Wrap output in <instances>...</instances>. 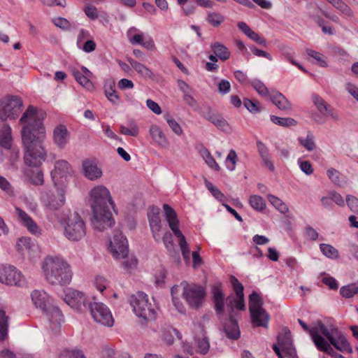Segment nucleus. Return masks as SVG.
<instances>
[{"label":"nucleus","instance_id":"obj_1","mask_svg":"<svg viewBox=\"0 0 358 358\" xmlns=\"http://www.w3.org/2000/svg\"><path fill=\"white\" fill-rule=\"evenodd\" d=\"M45 116V111L30 105L20 120L24 163L29 167L36 168V171L29 170L26 174L35 185H41L44 182L43 173L38 168L47 157V151L43 145L45 139L43 120Z\"/></svg>","mask_w":358,"mask_h":358},{"label":"nucleus","instance_id":"obj_2","mask_svg":"<svg viewBox=\"0 0 358 358\" xmlns=\"http://www.w3.org/2000/svg\"><path fill=\"white\" fill-rule=\"evenodd\" d=\"M90 196L92 201L93 227L101 231L111 227L115 220L108 209V204L113 208L114 203L108 189L102 185L96 186L91 190Z\"/></svg>","mask_w":358,"mask_h":358},{"label":"nucleus","instance_id":"obj_3","mask_svg":"<svg viewBox=\"0 0 358 358\" xmlns=\"http://www.w3.org/2000/svg\"><path fill=\"white\" fill-rule=\"evenodd\" d=\"M45 280L52 285L64 286L69 285L73 277V272L66 261L57 256L46 257L42 264Z\"/></svg>","mask_w":358,"mask_h":358},{"label":"nucleus","instance_id":"obj_4","mask_svg":"<svg viewBox=\"0 0 358 358\" xmlns=\"http://www.w3.org/2000/svg\"><path fill=\"white\" fill-rule=\"evenodd\" d=\"M31 297L35 306L45 314L54 334L59 332L63 315L57 307L52 306L50 296L43 290H34Z\"/></svg>","mask_w":358,"mask_h":358},{"label":"nucleus","instance_id":"obj_5","mask_svg":"<svg viewBox=\"0 0 358 358\" xmlns=\"http://www.w3.org/2000/svg\"><path fill=\"white\" fill-rule=\"evenodd\" d=\"M129 303L136 315L141 319V323L146 324L156 319L157 312L154 304L143 292L138 291L129 297Z\"/></svg>","mask_w":358,"mask_h":358},{"label":"nucleus","instance_id":"obj_6","mask_svg":"<svg viewBox=\"0 0 358 358\" xmlns=\"http://www.w3.org/2000/svg\"><path fill=\"white\" fill-rule=\"evenodd\" d=\"M86 235V225L77 213H70L64 221V236L71 241H79Z\"/></svg>","mask_w":358,"mask_h":358},{"label":"nucleus","instance_id":"obj_7","mask_svg":"<svg viewBox=\"0 0 358 358\" xmlns=\"http://www.w3.org/2000/svg\"><path fill=\"white\" fill-rule=\"evenodd\" d=\"M262 299L255 292L249 296V310L254 327L266 328L270 319L269 315L262 308Z\"/></svg>","mask_w":358,"mask_h":358},{"label":"nucleus","instance_id":"obj_8","mask_svg":"<svg viewBox=\"0 0 358 358\" xmlns=\"http://www.w3.org/2000/svg\"><path fill=\"white\" fill-rule=\"evenodd\" d=\"M22 101L20 96L8 95L0 99V119L15 120L22 110Z\"/></svg>","mask_w":358,"mask_h":358},{"label":"nucleus","instance_id":"obj_9","mask_svg":"<svg viewBox=\"0 0 358 358\" xmlns=\"http://www.w3.org/2000/svg\"><path fill=\"white\" fill-rule=\"evenodd\" d=\"M163 208L166 220L169 223L170 229L174 235L179 239V245L184 258L188 257L189 249L185 237L179 229V221L176 211L168 204H164Z\"/></svg>","mask_w":358,"mask_h":358},{"label":"nucleus","instance_id":"obj_10","mask_svg":"<svg viewBox=\"0 0 358 358\" xmlns=\"http://www.w3.org/2000/svg\"><path fill=\"white\" fill-rule=\"evenodd\" d=\"M183 287L182 296L194 308H198L201 306L206 296V290L201 285L194 283L181 282Z\"/></svg>","mask_w":358,"mask_h":358},{"label":"nucleus","instance_id":"obj_11","mask_svg":"<svg viewBox=\"0 0 358 358\" xmlns=\"http://www.w3.org/2000/svg\"><path fill=\"white\" fill-rule=\"evenodd\" d=\"M322 334H323L338 350L341 352H352V347L347 341L345 336L337 327L327 329L325 325L321 326Z\"/></svg>","mask_w":358,"mask_h":358},{"label":"nucleus","instance_id":"obj_12","mask_svg":"<svg viewBox=\"0 0 358 358\" xmlns=\"http://www.w3.org/2000/svg\"><path fill=\"white\" fill-rule=\"evenodd\" d=\"M90 313L95 322L104 326L112 327L114 324V319L110 309L100 302L89 303Z\"/></svg>","mask_w":358,"mask_h":358},{"label":"nucleus","instance_id":"obj_13","mask_svg":"<svg viewBox=\"0 0 358 358\" xmlns=\"http://www.w3.org/2000/svg\"><path fill=\"white\" fill-rule=\"evenodd\" d=\"M65 191L62 188H57L54 192H48L42 197V202L48 211L59 210L65 204Z\"/></svg>","mask_w":358,"mask_h":358},{"label":"nucleus","instance_id":"obj_14","mask_svg":"<svg viewBox=\"0 0 358 358\" xmlns=\"http://www.w3.org/2000/svg\"><path fill=\"white\" fill-rule=\"evenodd\" d=\"M24 281L20 271L11 265L0 264V282L7 285H21Z\"/></svg>","mask_w":358,"mask_h":358},{"label":"nucleus","instance_id":"obj_15","mask_svg":"<svg viewBox=\"0 0 358 358\" xmlns=\"http://www.w3.org/2000/svg\"><path fill=\"white\" fill-rule=\"evenodd\" d=\"M109 251L115 258H126L128 254L127 240L120 231H115L110 241Z\"/></svg>","mask_w":358,"mask_h":358},{"label":"nucleus","instance_id":"obj_16","mask_svg":"<svg viewBox=\"0 0 358 358\" xmlns=\"http://www.w3.org/2000/svg\"><path fill=\"white\" fill-rule=\"evenodd\" d=\"M312 100L317 110L325 117H330L334 121H338V114L336 109L328 103L322 97L318 94H313Z\"/></svg>","mask_w":358,"mask_h":358},{"label":"nucleus","instance_id":"obj_17","mask_svg":"<svg viewBox=\"0 0 358 358\" xmlns=\"http://www.w3.org/2000/svg\"><path fill=\"white\" fill-rule=\"evenodd\" d=\"M159 214V208L155 206L151 207L148 213L149 224L152 233V236L157 241H159L161 239L160 231L162 229V222Z\"/></svg>","mask_w":358,"mask_h":358},{"label":"nucleus","instance_id":"obj_18","mask_svg":"<svg viewBox=\"0 0 358 358\" xmlns=\"http://www.w3.org/2000/svg\"><path fill=\"white\" fill-rule=\"evenodd\" d=\"M66 302L78 311H83L86 308L87 301L84 294L78 290H70L65 296Z\"/></svg>","mask_w":358,"mask_h":358},{"label":"nucleus","instance_id":"obj_19","mask_svg":"<svg viewBox=\"0 0 358 358\" xmlns=\"http://www.w3.org/2000/svg\"><path fill=\"white\" fill-rule=\"evenodd\" d=\"M15 211L18 220L22 226L32 234L39 236L41 234V229L36 222L23 210L16 207Z\"/></svg>","mask_w":358,"mask_h":358},{"label":"nucleus","instance_id":"obj_20","mask_svg":"<svg viewBox=\"0 0 358 358\" xmlns=\"http://www.w3.org/2000/svg\"><path fill=\"white\" fill-rule=\"evenodd\" d=\"M211 293L215 310L217 315H222L224 313L225 297L222 284L214 285L211 288Z\"/></svg>","mask_w":358,"mask_h":358},{"label":"nucleus","instance_id":"obj_21","mask_svg":"<svg viewBox=\"0 0 358 358\" xmlns=\"http://www.w3.org/2000/svg\"><path fill=\"white\" fill-rule=\"evenodd\" d=\"M52 139L55 144L59 148H65L70 139V132L66 127L59 124L53 129Z\"/></svg>","mask_w":358,"mask_h":358},{"label":"nucleus","instance_id":"obj_22","mask_svg":"<svg viewBox=\"0 0 358 358\" xmlns=\"http://www.w3.org/2000/svg\"><path fill=\"white\" fill-rule=\"evenodd\" d=\"M83 169L85 176L91 180H96L102 176V171L95 161L92 159H87L83 162Z\"/></svg>","mask_w":358,"mask_h":358},{"label":"nucleus","instance_id":"obj_23","mask_svg":"<svg viewBox=\"0 0 358 358\" xmlns=\"http://www.w3.org/2000/svg\"><path fill=\"white\" fill-rule=\"evenodd\" d=\"M73 75L76 81L87 90H92L94 88V85L90 80V78L92 76V73L86 67L83 66L79 70H74Z\"/></svg>","mask_w":358,"mask_h":358},{"label":"nucleus","instance_id":"obj_24","mask_svg":"<svg viewBox=\"0 0 358 358\" xmlns=\"http://www.w3.org/2000/svg\"><path fill=\"white\" fill-rule=\"evenodd\" d=\"M13 137L12 130L9 125L3 124L0 129V145L6 149L12 148Z\"/></svg>","mask_w":358,"mask_h":358},{"label":"nucleus","instance_id":"obj_25","mask_svg":"<svg viewBox=\"0 0 358 358\" xmlns=\"http://www.w3.org/2000/svg\"><path fill=\"white\" fill-rule=\"evenodd\" d=\"M15 248L22 255H24L26 252L29 255L31 252L34 251L36 245L31 238L24 236L17 240Z\"/></svg>","mask_w":358,"mask_h":358},{"label":"nucleus","instance_id":"obj_26","mask_svg":"<svg viewBox=\"0 0 358 358\" xmlns=\"http://www.w3.org/2000/svg\"><path fill=\"white\" fill-rule=\"evenodd\" d=\"M238 27L250 39L256 42L257 43L266 46V41L264 37H262L257 33L252 31L250 27L243 22L238 23Z\"/></svg>","mask_w":358,"mask_h":358},{"label":"nucleus","instance_id":"obj_27","mask_svg":"<svg viewBox=\"0 0 358 358\" xmlns=\"http://www.w3.org/2000/svg\"><path fill=\"white\" fill-rule=\"evenodd\" d=\"M314 343L320 351L326 352L332 358H338V356H343L342 355L336 353L335 350L331 347L330 344H329L328 342L322 336H315L314 339Z\"/></svg>","mask_w":358,"mask_h":358},{"label":"nucleus","instance_id":"obj_28","mask_svg":"<svg viewBox=\"0 0 358 358\" xmlns=\"http://www.w3.org/2000/svg\"><path fill=\"white\" fill-rule=\"evenodd\" d=\"M127 62L141 76L145 78L154 79V73L144 64L130 57L127 58Z\"/></svg>","mask_w":358,"mask_h":358},{"label":"nucleus","instance_id":"obj_29","mask_svg":"<svg viewBox=\"0 0 358 358\" xmlns=\"http://www.w3.org/2000/svg\"><path fill=\"white\" fill-rule=\"evenodd\" d=\"M104 93L107 99L114 104L120 102V96L115 90V83L113 80H108L105 83Z\"/></svg>","mask_w":358,"mask_h":358},{"label":"nucleus","instance_id":"obj_30","mask_svg":"<svg viewBox=\"0 0 358 358\" xmlns=\"http://www.w3.org/2000/svg\"><path fill=\"white\" fill-rule=\"evenodd\" d=\"M272 103L281 110H287L291 108V104L281 93L276 92L271 96Z\"/></svg>","mask_w":358,"mask_h":358},{"label":"nucleus","instance_id":"obj_31","mask_svg":"<svg viewBox=\"0 0 358 358\" xmlns=\"http://www.w3.org/2000/svg\"><path fill=\"white\" fill-rule=\"evenodd\" d=\"M229 325H226L224 327L225 332L229 338L233 339H238L240 337V330L236 320L234 318L233 315L229 313Z\"/></svg>","mask_w":358,"mask_h":358},{"label":"nucleus","instance_id":"obj_32","mask_svg":"<svg viewBox=\"0 0 358 358\" xmlns=\"http://www.w3.org/2000/svg\"><path fill=\"white\" fill-rule=\"evenodd\" d=\"M9 319L6 310L0 308V340L1 341L5 340L8 336Z\"/></svg>","mask_w":358,"mask_h":358},{"label":"nucleus","instance_id":"obj_33","mask_svg":"<svg viewBox=\"0 0 358 358\" xmlns=\"http://www.w3.org/2000/svg\"><path fill=\"white\" fill-rule=\"evenodd\" d=\"M298 322L304 331L309 333L313 342L315 336H321V335H320V333L322 334L321 326L324 325L321 321H317L313 327H309L308 325L301 319H298Z\"/></svg>","mask_w":358,"mask_h":358},{"label":"nucleus","instance_id":"obj_34","mask_svg":"<svg viewBox=\"0 0 358 358\" xmlns=\"http://www.w3.org/2000/svg\"><path fill=\"white\" fill-rule=\"evenodd\" d=\"M71 168L69 162L66 160L57 161L55 166V170L52 172L54 176H58L61 178L66 174L71 173Z\"/></svg>","mask_w":358,"mask_h":358},{"label":"nucleus","instance_id":"obj_35","mask_svg":"<svg viewBox=\"0 0 358 358\" xmlns=\"http://www.w3.org/2000/svg\"><path fill=\"white\" fill-rule=\"evenodd\" d=\"M211 48L215 55L221 60L225 61L230 57V52L228 48L219 42H215L211 45Z\"/></svg>","mask_w":358,"mask_h":358},{"label":"nucleus","instance_id":"obj_36","mask_svg":"<svg viewBox=\"0 0 358 358\" xmlns=\"http://www.w3.org/2000/svg\"><path fill=\"white\" fill-rule=\"evenodd\" d=\"M285 334L278 336V344L282 352H288L291 349L292 341L290 331L287 328L284 329Z\"/></svg>","mask_w":358,"mask_h":358},{"label":"nucleus","instance_id":"obj_37","mask_svg":"<svg viewBox=\"0 0 358 358\" xmlns=\"http://www.w3.org/2000/svg\"><path fill=\"white\" fill-rule=\"evenodd\" d=\"M236 299H231V297H227V301H229L227 303V307L229 309V314L234 312V308H235L239 310H244L245 309L244 296H236Z\"/></svg>","mask_w":358,"mask_h":358},{"label":"nucleus","instance_id":"obj_38","mask_svg":"<svg viewBox=\"0 0 358 358\" xmlns=\"http://www.w3.org/2000/svg\"><path fill=\"white\" fill-rule=\"evenodd\" d=\"M195 341L197 345V352L206 355L210 348V343L208 338L203 333L201 334V336H197L195 338Z\"/></svg>","mask_w":358,"mask_h":358},{"label":"nucleus","instance_id":"obj_39","mask_svg":"<svg viewBox=\"0 0 358 358\" xmlns=\"http://www.w3.org/2000/svg\"><path fill=\"white\" fill-rule=\"evenodd\" d=\"M271 120L274 124L284 127L295 126L297 124V122L292 117H280L275 115H271Z\"/></svg>","mask_w":358,"mask_h":358},{"label":"nucleus","instance_id":"obj_40","mask_svg":"<svg viewBox=\"0 0 358 358\" xmlns=\"http://www.w3.org/2000/svg\"><path fill=\"white\" fill-rule=\"evenodd\" d=\"M250 205L257 211L263 210L266 207V203L263 198L258 195H252L249 199Z\"/></svg>","mask_w":358,"mask_h":358},{"label":"nucleus","instance_id":"obj_41","mask_svg":"<svg viewBox=\"0 0 358 358\" xmlns=\"http://www.w3.org/2000/svg\"><path fill=\"white\" fill-rule=\"evenodd\" d=\"M320 248L322 254L328 258L337 259L339 256L338 251L331 245L322 243Z\"/></svg>","mask_w":358,"mask_h":358},{"label":"nucleus","instance_id":"obj_42","mask_svg":"<svg viewBox=\"0 0 358 358\" xmlns=\"http://www.w3.org/2000/svg\"><path fill=\"white\" fill-rule=\"evenodd\" d=\"M213 123L217 129L222 131H227L229 129V124L227 121L220 115L216 113L210 121Z\"/></svg>","mask_w":358,"mask_h":358},{"label":"nucleus","instance_id":"obj_43","mask_svg":"<svg viewBox=\"0 0 358 358\" xmlns=\"http://www.w3.org/2000/svg\"><path fill=\"white\" fill-rule=\"evenodd\" d=\"M268 199L270 203L280 213L285 214L288 212L289 208L287 205L277 196L269 195Z\"/></svg>","mask_w":358,"mask_h":358},{"label":"nucleus","instance_id":"obj_44","mask_svg":"<svg viewBox=\"0 0 358 358\" xmlns=\"http://www.w3.org/2000/svg\"><path fill=\"white\" fill-rule=\"evenodd\" d=\"M207 22L214 27H219L224 20V17L219 13H209L206 17Z\"/></svg>","mask_w":358,"mask_h":358},{"label":"nucleus","instance_id":"obj_45","mask_svg":"<svg viewBox=\"0 0 358 358\" xmlns=\"http://www.w3.org/2000/svg\"><path fill=\"white\" fill-rule=\"evenodd\" d=\"M164 119L166 120L170 128L176 135L180 136L183 134V131L181 127L171 115H165Z\"/></svg>","mask_w":358,"mask_h":358},{"label":"nucleus","instance_id":"obj_46","mask_svg":"<svg viewBox=\"0 0 358 358\" xmlns=\"http://www.w3.org/2000/svg\"><path fill=\"white\" fill-rule=\"evenodd\" d=\"M244 106L252 113H257L262 110V106L258 101L250 100L248 98L243 99Z\"/></svg>","mask_w":358,"mask_h":358},{"label":"nucleus","instance_id":"obj_47","mask_svg":"<svg viewBox=\"0 0 358 358\" xmlns=\"http://www.w3.org/2000/svg\"><path fill=\"white\" fill-rule=\"evenodd\" d=\"M306 53L308 56L314 58L317 61V64L321 67L327 66V63L325 60L326 57L322 53L311 49H307Z\"/></svg>","mask_w":358,"mask_h":358},{"label":"nucleus","instance_id":"obj_48","mask_svg":"<svg viewBox=\"0 0 358 358\" xmlns=\"http://www.w3.org/2000/svg\"><path fill=\"white\" fill-rule=\"evenodd\" d=\"M341 294L345 298H351L358 293V287L355 284L343 286L340 290Z\"/></svg>","mask_w":358,"mask_h":358},{"label":"nucleus","instance_id":"obj_49","mask_svg":"<svg viewBox=\"0 0 358 358\" xmlns=\"http://www.w3.org/2000/svg\"><path fill=\"white\" fill-rule=\"evenodd\" d=\"M204 182L206 188L210 192L215 199L220 201H223L225 199L224 194L218 188L214 186L212 182L208 181L207 179H205Z\"/></svg>","mask_w":358,"mask_h":358},{"label":"nucleus","instance_id":"obj_50","mask_svg":"<svg viewBox=\"0 0 358 358\" xmlns=\"http://www.w3.org/2000/svg\"><path fill=\"white\" fill-rule=\"evenodd\" d=\"M230 282L236 296H243L244 287L242 283L234 276H230Z\"/></svg>","mask_w":358,"mask_h":358},{"label":"nucleus","instance_id":"obj_51","mask_svg":"<svg viewBox=\"0 0 358 358\" xmlns=\"http://www.w3.org/2000/svg\"><path fill=\"white\" fill-rule=\"evenodd\" d=\"M238 159L236 152L234 150H231L226 159V166L230 170L233 171L235 169L236 164Z\"/></svg>","mask_w":358,"mask_h":358},{"label":"nucleus","instance_id":"obj_52","mask_svg":"<svg viewBox=\"0 0 358 358\" xmlns=\"http://www.w3.org/2000/svg\"><path fill=\"white\" fill-rule=\"evenodd\" d=\"M251 85L262 96H266L268 94V90L265 85L260 80H255L251 82Z\"/></svg>","mask_w":358,"mask_h":358},{"label":"nucleus","instance_id":"obj_53","mask_svg":"<svg viewBox=\"0 0 358 358\" xmlns=\"http://www.w3.org/2000/svg\"><path fill=\"white\" fill-rule=\"evenodd\" d=\"M59 358H85L81 350H64L60 355Z\"/></svg>","mask_w":358,"mask_h":358},{"label":"nucleus","instance_id":"obj_54","mask_svg":"<svg viewBox=\"0 0 358 358\" xmlns=\"http://www.w3.org/2000/svg\"><path fill=\"white\" fill-rule=\"evenodd\" d=\"M335 8L345 16H348V17L353 16L352 10L343 0H340V1L337 3V5H336V6H335Z\"/></svg>","mask_w":358,"mask_h":358},{"label":"nucleus","instance_id":"obj_55","mask_svg":"<svg viewBox=\"0 0 358 358\" xmlns=\"http://www.w3.org/2000/svg\"><path fill=\"white\" fill-rule=\"evenodd\" d=\"M299 142L308 151H312L315 148L313 136L310 134H308L307 137L304 139L299 138Z\"/></svg>","mask_w":358,"mask_h":358},{"label":"nucleus","instance_id":"obj_56","mask_svg":"<svg viewBox=\"0 0 358 358\" xmlns=\"http://www.w3.org/2000/svg\"><path fill=\"white\" fill-rule=\"evenodd\" d=\"M94 285L96 288L100 291L101 292H103L108 285V281L107 279L103 276L97 275L95 278L94 280Z\"/></svg>","mask_w":358,"mask_h":358},{"label":"nucleus","instance_id":"obj_57","mask_svg":"<svg viewBox=\"0 0 358 358\" xmlns=\"http://www.w3.org/2000/svg\"><path fill=\"white\" fill-rule=\"evenodd\" d=\"M137 29L135 28V27H132L131 28L128 33H127V35L129 36V42L134 45V44H140L142 43L143 40V36L142 34H136L135 35H134L133 36H131V32L134 31H136Z\"/></svg>","mask_w":358,"mask_h":358},{"label":"nucleus","instance_id":"obj_58","mask_svg":"<svg viewBox=\"0 0 358 358\" xmlns=\"http://www.w3.org/2000/svg\"><path fill=\"white\" fill-rule=\"evenodd\" d=\"M346 203L350 209L355 213L358 214V199L352 195L346 196Z\"/></svg>","mask_w":358,"mask_h":358},{"label":"nucleus","instance_id":"obj_59","mask_svg":"<svg viewBox=\"0 0 358 358\" xmlns=\"http://www.w3.org/2000/svg\"><path fill=\"white\" fill-rule=\"evenodd\" d=\"M120 131L122 134L124 135L137 136L138 134V128L136 125L132 126L131 129L124 126H121L120 127Z\"/></svg>","mask_w":358,"mask_h":358},{"label":"nucleus","instance_id":"obj_60","mask_svg":"<svg viewBox=\"0 0 358 358\" xmlns=\"http://www.w3.org/2000/svg\"><path fill=\"white\" fill-rule=\"evenodd\" d=\"M54 24L63 29H69L71 24L69 20L63 17H57L52 20Z\"/></svg>","mask_w":358,"mask_h":358},{"label":"nucleus","instance_id":"obj_61","mask_svg":"<svg viewBox=\"0 0 358 358\" xmlns=\"http://www.w3.org/2000/svg\"><path fill=\"white\" fill-rule=\"evenodd\" d=\"M0 188L8 194H13V189L7 179L0 176Z\"/></svg>","mask_w":358,"mask_h":358},{"label":"nucleus","instance_id":"obj_62","mask_svg":"<svg viewBox=\"0 0 358 358\" xmlns=\"http://www.w3.org/2000/svg\"><path fill=\"white\" fill-rule=\"evenodd\" d=\"M205 161L206 164L213 169L217 171H219L220 170V166L218 165L214 157L210 155L209 152H207V155L205 157Z\"/></svg>","mask_w":358,"mask_h":358},{"label":"nucleus","instance_id":"obj_63","mask_svg":"<svg viewBox=\"0 0 358 358\" xmlns=\"http://www.w3.org/2000/svg\"><path fill=\"white\" fill-rule=\"evenodd\" d=\"M329 194L331 197V201H334L335 203H336L337 205H338L340 206H344V205H345L344 199L339 193L333 191V192H329Z\"/></svg>","mask_w":358,"mask_h":358},{"label":"nucleus","instance_id":"obj_64","mask_svg":"<svg viewBox=\"0 0 358 358\" xmlns=\"http://www.w3.org/2000/svg\"><path fill=\"white\" fill-rule=\"evenodd\" d=\"M327 176L335 184H337L340 182V173L335 169H329L327 172Z\"/></svg>","mask_w":358,"mask_h":358}]
</instances>
